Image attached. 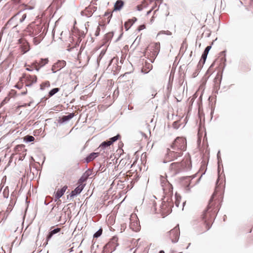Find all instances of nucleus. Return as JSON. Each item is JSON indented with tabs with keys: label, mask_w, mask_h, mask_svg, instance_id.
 <instances>
[{
	"label": "nucleus",
	"mask_w": 253,
	"mask_h": 253,
	"mask_svg": "<svg viewBox=\"0 0 253 253\" xmlns=\"http://www.w3.org/2000/svg\"><path fill=\"white\" fill-rule=\"evenodd\" d=\"M192 167L190 159L186 158L181 162L172 163L170 165L169 170L173 175H176L182 171L188 170Z\"/></svg>",
	"instance_id": "nucleus-2"
},
{
	"label": "nucleus",
	"mask_w": 253,
	"mask_h": 253,
	"mask_svg": "<svg viewBox=\"0 0 253 253\" xmlns=\"http://www.w3.org/2000/svg\"><path fill=\"white\" fill-rule=\"evenodd\" d=\"M159 253H165V252L163 250L160 251Z\"/></svg>",
	"instance_id": "nucleus-59"
},
{
	"label": "nucleus",
	"mask_w": 253,
	"mask_h": 253,
	"mask_svg": "<svg viewBox=\"0 0 253 253\" xmlns=\"http://www.w3.org/2000/svg\"><path fill=\"white\" fill-rule=\"evenodd\" d=\"M183 152L177 150H170L169 148L167 149V153L166 154L165 158L163 161L164 163H167L168 162L174 161L177 159L178 157L182 156Z\"/></svg>",
	"instance_id": "nucleus-4"
},
{
	"label": "nucleus",
	"mask_w": 253,
	"mask_h": 253,
	"mask_svg": "<svg viewBox=\"0 0 253 253\" xmlns=\"http://www.w3.org/2000/svg\"><path fill=\"white\" fill-rule=\"evenodd\" d=\"M120 138H121V135L119 134H118L116 136L110 138L109 139H108V141H109L111 145L113 143H114L115 141L118 140Z\"/></svg>",
	"instance_id": "nucleus-24"
},
{
	"label": "nucleus",
	"mask_w": 253,
	"mask_h": 253,
	"mask_svg": "<svg viewBox=\"0 0 253 253\" xmlns=\"http://www.w3.org/2000/svg\"><path fill=\"white\" fill-rule=\"evenodd\" d=\"M151 11H152V10H150L148 11L147 12V15H149V14H150L151 13Z\"/></svg>",
	"instance_id": "nucleus-57"
},
{
	"label": "nucleus",
	"mask_w": 253,
	"mask_h": 253,
	"mask_svg": "<svg viewBox=\"0 0 253 253\" xmlns=\"http://www.w3.org/2000/svg\"><path fill=\"white\" fill-rule=\"evenodd\" d=\"M208 54V53H206L204 51L203 52L201 59L198 63V68L199 67L200 68L203 67L207 59Z\"/></svg>",
	"instance_id": "nucleus-17"
},
{
	"label": "nucleus",
	"mask_w": 253,
	"mask_h": 253,
	"mask_svg": "<svg viewBox=\"0 0 253 253\" xmlns=\"http://www.w3.org/2000/svg\"><path fill=\"white\" fill-rule=\"evenodd\" d=\"M111 145V144L110 143L108 140H106L103 142L101 143V144L100 145L99 147L101 148V149H105L106 148L108 147V146H110Z\"/></svg>",
	"instance_id": "nucleus-23"
},
{
	"label": "nucleus",
	"mask_w": 253,
	"mask_h": 253,
	"mask_svg": "<svg viewBox=\"0 0 253 253\" xmlns=\"http://www.w3.org/2000/svg\"><path fill=\"white\" fill-rule=\"evenodd\" d=\"M215 214V211L214 210V209L210 206V204L209 203L207 209L203 211V213L201 216L202 220L204 221L206 230L198 232L199 234H202L211 228L212 221L214 219Z\"/></svg>",
	"instance_id": "nucleus-1"
},
{
	"label": "nucleus",
	"mask_w": 253,
	"mask_h": 253,
	"mask_svg": "<svg viewBox=\"0 0 253 253\" xmlns=\"http://www.w3.org/2000/svg\"><path fill=\"white\" fill-rule=\"evenodd\" d=\"M24 80V79H23L22 77H21L19 82L16 84L15 87L19 89L22 88V87L23 86L24 84H25Z\"/></svg>",
	"instance_id": "nucleus-22"
},
{
	"label": "nucleus",
	"mask_w": 253,
	"mask_h": 253,
	"mask_svg": "<svg viewBox=\"0 0 253 253\" xmlns=\"http://www.w3.org/2000/svg\"><path fill=\"white\" fill-rule=\"evenodd\" d=\"M64 67H65V65H66V61H64Z\"/></svg>",
	"instance_id": "nucleus-62"
},
{
	"label": "nucleus",
	"mask_w": 253,
	"mask_h": 253,
	"mask_svg": "<svg viewBox=\"0 0 253 253\" xmlns=\"http://www.w3.org/2000/svg\"><path fill=\"white\" fill-rule=\"evenodd\" d=\"M22 77L24 79V83L26 86H31L37 81V77L35 75L23 74Z\"/></svg>",
	"instance_id": "nucleus-7"
},
{
	"label": "nucleus",
	"mask_w": 253,
	"mask_h": 253,
	"mask_svg": "<svg viewBox=\"0 0 253 253\" xmlns=\"http://www.w3.org/2000/svg\"><path fill=\"white\" fill-rule=\"evenodd\" d=\"M16 2H18L19 0H13Z\"/></svg>",
	"instance_id": "nucleus-61"
},
{
	"label": "nucleus",
	"mask_w": 253,
	"mask_h": 253,
	"mask_svg": "<svg viewBox=\"0 0 253 253\" xmlns=\"http://www.w3.org/2000/svg\"><path fill=\"white\" fill-rule=\"evenodd\" d=\"M136 8H137V10L138 11H141L142 9H143V7H142V6H141V5H138L136 6Z\"/></svg>",
	"instance_id": "nucleus-52"
},
{
	"label": "nucleus",
	"mask_w": 253,
	"mask_h": 253,
	"mask_svg": "<svg viewBox=\"0 0 253 253\" xmlns=\"http://www.w3.org/2000/svg\"><path fill=\"white\" fill-rule=\"evenodd\" d=\"M105 53V51H104V50H102L101 51L100 53L99 54V56L97 57V62H98L99 61L101 60V59H102L103 56L104 55Z\"/></svg>",
	"instance_id": "nucleus-39"
},
{
	"label": "nucleus",
	"mask_w": 253,
	"mask_h": 253,
	"mask_svg": "<svg viewBox=\"0 0 253 253\" xmlns=\"http://www.w3.org/2000/svg\"><path fill=\"white\" fill-rule=\"evenodd\" d=\"M145 25L144 24L140 25L137 28V30L140 32V31L144 29L145 28Z\"/></svg>",
	"instance_id": "nucleus-47"
},
{
	"label": "nucleus",
	"mask_w": 253,
	"mask_h": 253,
	"mask_svg": "<svg viewBox=\"0 0 253 253\" xmlns=\"http://www.w3.org/2000/svg\"><path fill=\"white\" fill-rule=\"evenodd\" d=\"M100 26V24H99V26L97 27V29L95 31V36L96 37H97L99 35L100 31V28L99 27Z\"/></svg>",
	"instance_id": "nucleus-45"
},
{
	"label": "nucleus",
	"mask_w": 253,
	"mask_h": 253,
	"mask_svg": "<svg viewBox=\"0 0 253 253\" xmlns=\"http://www.w3.org/2000/svg\"><path fill=\"white\" fill-rule=\"evenodd\" d=\"M72 248H69V247H68V249L67 250V251L69 252H71L72 251Z\"/></svg>",
	"instance_id": "nucleus-55"
},
{
	"label": "nucleus",
	"mask_w": 253,
	"mask_h": 253,
	"mask_svg": "<svg viewBox=\"0 0 253 253\" xmlns=\"http://www.w3.org/2000/svg\"><path fill=\"white\" fill-rule=\"evenodd\" d=\"M169 234L171 242L173 243H177L178 241L180 235L179 225H177L173 229L169 231Z\"/></svg>",
	"instance_id": "nucleus-5"
},
{
	"label": "nucleus",
	"mask_w": 253,
	"mask_h": 253,
	"mask_svg": "<svg viewBox=\"0 0 253 253\" xmlns=\"http://www.w3.org/2000/svg\"><path fill=\"white\" fill-rule=\"evenodd\" d=\"M26 17V14H24L22 16V18L20 19V22H22L25 19Z\"/></svg>",
	"instance_id": "nucleus-53"
},
{
	"label": "nucleus",
	"mask_w": 253,
	"mask_h": 253,
	"mask_svg": "<svg viewBox=\"0 0 253 253\" xmlns=\"http://www.w3.org/2000/svg\"><path fill=\"white\" fill-rule=\"evenodd\" d=\"M63 62L59 61L56 63L54 64L52 66V70L55 72L57 70L61 69L63 67Z\"/></svg>",
	"instance_id": "nucleus-19"
},
{
	"label": "nucleus",
	"mask_w": 253,
	"mask_h": 253,
	"mask_svg": "<svg viewBox=\"0 0 253 253\" xmlns=\"http://www.w3.org/2000/svg\"><path fill=\"white\" fill-rule=\"evenodd\" d=\"M21 45V49L23 53L27 52L30 50V45L29 43L25 40L21 39L19 41Z\"/></svg>",
	"instance_id": "nucleus-10"
},
{
	"label": "nucleus",
	"mask_w": 253,
	"mask_h": 253,
	"mask_svg": "<svg viewBox=\"0 0 253 253\" xmlns=\"http://www.w3.org/2000/svg\"><path fill=\"white\" fill-rule=\"evenodd\" d=\"M48 59L47 58L41 59L39 61H35L32 63L33 66L35 70L39 71L41 68L47 64Z\"/></svg>",
	"instance_id": "nucleus-9"
},
{
	"label": "nucleus",
	"mask_w": 253,
	"mask_h": 253,
	"mask_svg": "<svg viewBox=\"0 0 253 253\" xmlns=\"http://www.w3.org/2000/svg\"><path fill=\"white\" fill-rule=\"evenodd\" d=\"M84 35V33L83 32L82 33V36H83Z\"/></svg>",
	"instance_id": "nucleus-64"
},
{
	"label": "nucleus",
	"mask_w": 253,
	"mask_h": 253,
	"mask_svg": "<svg viewBox=\"0 0 253 253\" xmlns=\"http://www.w3.org/2000/svg\"><path fill=\"white\" fill-rule=\"evenodd\" d=\"M172 126L175 129H178L180 127V126L178 125V122L175 121L172 124Z\"/></svg>",
	"instance_id": "nucleus-44"
},
{
	"label": "nucleus",
	"mask_w": 253,
	"mask_h": 253,
	"mask_svg": "<svg viewBox=\"0 0 253 253\" xmlns=\"http://www.w3.org/2000/svg\"><path fill=\"white\" fill-rule=\"evenodd\" d=\"M99 155L98 153L92 152L87 155L84 159V162L88 163L94 160Z\"/></svg>",
	"instance_id": "nucleus-13"
},
{
	"label": "nucleus",
	"mask_w": 253,
	"mask_h": 253,
	"mask_svg": "<svg viewBox=\"0 0 253 253\" xmlns=\"http://www.w3.org/2000/svg\"><path fill=\"white\" fill-rule=\"evenodd\" d=\"M92 173V171L90 169H88L87 170H86L83 174V175L87 178L88 179L89 176L91 175Z\"/></svg>",
	"instance_id": "nucleus-34"
},
{
	"label": "nucleus",
	"mask_w": 253,
	"mask_h": 253,
	"mask_svg": "<svg viewBox=\"0 0 253 253\" xmlns=\"http://www.w3.org/2000/svg\"><path fill=\"white\" fill-rule=\"evenodd\" d=\"M217 159L218 160V165H219V163L220 162H221V159L220 154V151H218V152L217 154Z\"/></svg>",
	"instance_id": "nucleus-46"
},
{
	"label": "nucleus",
	"mask_w": 253,
	"mask_h": 253,
	"mask_svg": "<svg viewBox=\"0 0 253 253\" xmlns=\"http://www.w3.org/2000/svg\"><path fill=\"white\" fill-rule=\"evenodd\" d=\"M161 182L162 187L164 186V184H165L166 183H168L169 184L167 179L162 175L161 176Z\"/></svg>",
	"instance_id": "nucleus-36"
},
{
	"label": "nucleus",
	"mask_w": 253,
	"mask_h": 253,
	"mask_svg": "<svg viewBox=\"0 0 253 253\" xmlns=\"http://www.w3.org/2000/svg\"><path fill=\"white\" fill-rule=\"evenodd\" d=\"M59 90V89L58 88H55L51 90L49 92V95L50 96H52L54 94H55L56 92H57Z\"/></svg>",
	"instance_id": "nucleus-37"
},
{
	"label": "nucleus",
	"mask_w": 253,
	"mask_h": 253,
	"mask_svg": "<svg viewBox=\"0 0 253 253\" xmlns=\"http://www.w3.org/2000/svg\"><path fill=\"white\" fill-rule=\"evenodd\" d=\"M67 50L68 51H70V50H71V48H70V49H69V48H68V49H67Z\"/></svg>",
	"instance_id": "nucleus-63"
},
{
	"label": "nucleus",
	"mask_w": 253,
	"mask_h": 253,
	"mask_svg": "<svg viewBox=\"0 0 253 253\" xmlns=\"http://www.w3.org/2000/svg\"><path fill=\"white\" fill-rule=\"evenodd\" d=\"M67 189V186L64 185V193L65 192Z\"/></svg>",
	"instance_id": "nucleus-56"
},
{
	"label": "nucleus",
	"mask_w": 253,
	"mask_h": 253,
	"mask_svg": "<svg viewBox=\"0 0 253 253\" xmlns=\"http://www.w3.org/2000/svg\"><path fill=\"white\" fill-rule=\"evenodd\" d=\"M14 204H15V203L14 202L11 201L10 202V203L8 205L7 208V210H6L7 212H10L12 211V210L14 207Z\"/></svg>",
	"instance_id": "nucleus-31"
},
{
	"label": "nucleus",
	"mask_w": 253,
	"mask_h": 253,
	"mask_svg": "<svg viewBox=\"0 0 253 253\" xmlns=\"http://www.w3.org/2000/svg\"><path fill=\"white\" fill-rule=\"evenodd\" d=\"M153 68L152 65L148 62H145L141 69V72L146 74L150 72Z\"/></svg>",
	"instance_id": "nucleus-16"
},
{
	"label": "nucleus",
	"mask_w": 253,
	"mask_h": 253,
	"mask_svg": "<svg viewBox=\"0 0 253 253\" xmlns=\"http://www.w3.org/2000/svg\"><path fill=\"white\" fill-rule=\"evenodd\" d=\"M85 184H79L76 187L74 190L67 195V199L69 201L72 200L74 197L79 195L84 189Z\"/></svg>",
	"instance_id": "nucleus-6"
},
{
	"label": "nucleus",
	"mask_w": 253,
	"mask_h": 253,
	"mask_svg": "<svg viewBox=\"0 0 253 253\" xmlns=\"http://www.w3.org/2000/svg\"><path fill=\"white\" fill-rule=\"evenodd\" d=\"M197 97V95H196V93H195L194 94V95L192 96V97H190L189 98V104H190L191 105H192L194 101V100Z\"/></svg>",
	"instance_id": "nucleus-40"
},
{
	"label": "nucleus",
	"mask_w": 253,
	"mask_h": 253,
	"mask_svg": "<svg viewBox=\"0 0 253 253\" xmlns=\"http://www.w3.org/2000/svg\"><path fill=\"white\" fill-rule=\"evenodd\" d=\"M123 35V33H122L121 34H120V35L119 36V37L115 41V42H118L121 38L122 36Z\"/></svg>",
	"instance_id": "nucleus-54"
},
{
	"label": "nucleus",
	"mask_w": 253,
	"mask_h": 253,
	"mask_svg": "<svg viewBox=\"0 0 253 253\" xmlns=\"http://www.w3.org/2000/svg\"><path fill=\"white\" fill-rule=\"evenodd\" d=\"M137 20V19L136 17H133L131 19H129L127 21H126L124 24V27L126 30L127 31Z\"/></svg>",
	"instance_id": "nucleus-14"
},
{
	"label": "nucleus",
	"mask_w": 253,
	"mask_h": 253,
	"mask_svg": "<svg viewBox=\"0 0 253 253\" xmlns=\"http://www.w3.org/2000/svg\"><path fill=\"white\" fill-rule=\"evenodd\" d=\"M50 85L49 82L47 81L44 83H42L41 84V88L42 89H44L45 87H48Z\"/></svg>",
	"instance_id": "nucleus-35"
},
{
	"label": "nucleus",
	"mask_w": 253,
	"mask_h": 253,
	"mask_svg": "<svg viewBox=\"0 0 253 253\" xmlns=\"http://www.w3.org/2000/svg\"><path fill=\"white\" fill-rule=\"evenodd\" d=\"M97 7L95 6H92L91 7L90 9V13L89 15H87V17H90L92 14L96 10Z\"/></svg>",
	"instance_id": "nucleus-41"
},
{
	"label": "nucleus",
	"mask_w": 253,
	"mask_h": 253,
	"mask_svg": "<svg viewBox=\"0 0 253 253\" xmlns=\"http://www.w3.org/2000/svg\"><path fill=\"white\" fill-rule=\"evenodd\" d=\"M211 45H208L205 48L204 51L206 53H209V52L210 50L211 49Z\"/></svg>",
	"instance_id": "nucleus-49"
},
{
	"label": "nucleus",
	"mask_w": 253,
	"mask_h": 253,
	"mask_svg": "<svg viewBox=\"0 0 253 253\" xmlns=\"http://www.w3.org/2000/svg\"><path fill=\"white\" fill-rule=\"evenodd\" d=\"M33 42H34L35 44H39L40 42V40L37 37V38H35L33 39Z\"/></svg>",
	"instance_id": "nucleus-48"
},
{
	"label": "nucleus",
	"mask_w": 253,
	"mask_h": 253,
	"mask_svg": "<svg viewBox=\"0 0 253 253\" xmlns=\"http://www.w3.org/2000/svg\"><path fill=\"white\" fill-rule=\"evenodd\" d=\"M112 13H113V11L111 12H105V14H104V16H108V19H109L108 21V23H109L110 22V19L112 16Z\"/></svg>",
	"instance_id": "nucleus-38"
},
{
	"label": "nucleus",
	"mask_w": 253,
	"mask_h": 253,
	"mask_svg": "<svg viewBox=\"0 0 253 253\" xmlns=\"http://www.w3.org/2000/svg\"><path fill=\"white\" fill-rule=\"evenodd\" d=\"M172 206V204L169 203L163 202L162 203V205L160 207V210L163 214L168 215L169 214L171 211V207Z\"/></svg>",
	"instance_id": "nucleus-8"
},
{
	"label": "nucleus",
	"mask_w": 253,
	"mask_h": 253,
	"mask_svg": "<svg viewBox=\"0 0 253 253\" xmlns=\"http://www.w3.org/2000/svg\"><path fill=\"white\" fill-rule=\"evenodd\" d=\"M27 66L28 67L26 68V70L28 71H31L33 70V69H34V68L33 66H32V64L31 65H27Z\"/></svg>",
	"instance_id": "nucleus-50"
},
{
	"label": "nucleus",
	"mask_w": 253,
	"mask_h": 253,
	"mask_svg": "<svg viewBox=\"0 0 253 253\" xmlns=\"http://www.w3.org/2000/svg\"><path fill=\"white\" fill-rule=\"evenodd\" d=\"M124 5V1L123 0H117L114 4L113 12L121 10Z\"/></svg>",
	"instance_id": "nucleus-15"
},
{
	"label": "nucleus",
	"mask_w": 253,
	"mask_h": 253,
	"mask_svg": "<svg viewBox=\"0 0 253 253\" xmlns=\"http://www.w3.org/2000/svg\"><path fill=\"white\" fill-rule=\"evenodd\" d=\"M179 203H180V200L178 199L177 193H176L175 194V206L177 207H178Z\"/></svg>",
	"instance_id": "nucleus-43"
},
{
	"label": "nucleus",
	"mask_w": 253,
	"mask_h": 253,
	"mask_svg": "<svg viewBox=\"0 0 253 253\" xmlns=\"http://www.w3.org/2000/svg\"><path fill=\"white\" fill-rule=\"evenodd\" d=\"M186 139L184 137H177L171 144L170 147L173 150L183 152V151L186 150Z\"/></svg>",
	"instance_id": "nucleus-3"
},
{
	"label": "nucleus",
	"mask_w": 253,
	"mask_h": 253,
	"mask_svg": "<svg viewBox=\"0 0 253 253\" xmlns=\"http://www.w3.org/2000/svg\"><path fill=\"white\" fill-rule=\"evenodd\" d=\"M165 34V35H169V36H170L172 35L171 32L168 30L162 31L159 33V34Z\"/></svg>",
	"instance_id": "nucleus-42"
},
{
	"label": "nucleus",
	"mask_w": 253,
	"mask_h": 253,
	"mask_svg": "<svg viewBox=\"0 0 253 253\" xmlns=\"http://www.w3.org/2000/svg\"><path fill=\"white\" fill-rule=\"evenodd\" d=\"M154 48H155V53H157V54H158V53L160 51V42H156L155 43V46H154Z\"/></svg>",
	"instance_id": "nucleus-30"
},
{
	"label": "nucleus",
	"mask_w": 253,
	"mask_h": 253,
	"mask_svg": "<svg viewBox=\"0 0 253 253\" xmlns=\"http://www.w3.org/2000/svg\"><path fill=\"white\" fill-rule=\"evenodd\" d=\"M203 67H201V68H198V64L197 65V69L195 70V71L193 73V75H192V76L193 78H195L196 77H197L198 76V75L199 74L200 70L202 69Z\"/></svg>",
	"instance_id": "nucleus-32"
},
{
	"label": "nucleus",
	"mask_w": 253,
	"mask_h": 253,
	"mask_svg": "<svg viewBox=\"0 0 253 253\" xmlns=\"http://www.w3.org/2000/svg\"><path fill=\"white\" fill-rule=\"evenodd\" d=\"M184 43H185V42L184 41V42H183L182 44V45H181V48H182V47H183V45H184Z\"/></svg>",
	"instance_id": "nucleus-60"
},
{
	"label": "nucleus",
	"mask_w": 253,
	"mask_h": 253,
	"mask_svg": "<svg viewBox=\"0 0 253 253\" xmlns=\"http://www.w3.org/2000/svg\"><path fill=\"white\" fill-rule=\"evenodd\" d=\"M27 93V89H26V91L25 92H22V94H25Z\"/></svg>",
	"instance_id": "nucleus-58"
},
{
	"label": "nucleus",
	"mask_w": 253,
	"mask_h": 253,
	"mask_svg": "<svg viewBox=\"0 0 253 253\" xmlns=\"http://www.w3.org/2000/svg\"><path fill=\"white\" fill-rule=\"evenodd\" d=\"M103 230L101 228H100L99 229H98L94 234H93V238H97L99 237L102 234Z\"/></svg>",
	"instance_id": "nucleus-27"
},
{
	"label": "nucleus",
	"mask_w": 253,
	"mask_h": 253,
	"mask_svg": "<svg viewBox=\"0 0 253 253\" xmlns=\"http://www.w3.org/2000/svg\"><path fill=\"white\" fill-rule=\"evenodd\" d=\"M67 115H64V123H66L69 121L75 116V113H65Z\"/></svg>",
	"instance_id": "nucleus-20"
},
{
	"label": "nucleus",
	"mask_w": 253,
	"mask_h": 253,
	"mask_svg": "<svg viewBox=\"0 0 253 253\" xmlns=\"http://www.w3.org/2000/svg\"><path fill=\"white\" fill-rule=\"evenodd\" d=\"M61 230V228H57L54 229V230H52L49 234L48 236H47V239L48 240L49 238H50L52 236L58 232H59Z\"/></svg>",
	"instance_id": "nucleus-25"
},
{
	"label": "nucleus",
	"mask_w": 253,
	"mask_h": 253,
	"mask_svg": "<svg viewBox=\"0 0 253 253\" xmlns=\"http://www.w3.org/2000/svg\"><path fill=\"white\" fill-rule=\"evenodd\" d=\"M35 140L34 137L31 135H27L24 137V140L28 142H32Z\"/></svg>",
	"instance_id": "nucleus-33"
},
{
	"label": "nucleus",
	"mask_w": 253,
	"mask_h": 253,
	"mask_svg": "<svg viewBox=\"0 0 253 253\" xmlns=\"http://www.w3.org/2000/svg\"><path fill=\"white\" fill-rule=\"evenodd\" d=\"M87 179L83 174L78 181V184H84V182L86 181Z\"/></svg>",
	"instance_id": "nucleus-28"
},
{
	"label": "nucleus",
	"mask_w": 253,
	"mask_h": 253,
	"mask_svg": "<svg viewBox=\"0 0 253 253\" xmlns=\"http://www.w3.org/2000/svg\"><path fill=\"white\" fill-rule=\"evenodd\" d=\"M214 82L218 84V85L220 84L222 80V75L219 76V74L218 73L216 76V77L214 79Z\"/></svg>",
	"instance_id": "nucleus-26"
},
{
	"label": "nucleus",
	"mask_w": 253,
	"mask_h": 253,
	"mask_svg": "<svg viewBox=\"0 0 253 253\" xmlns=\"http://www.w3.org/2000/svg\"><path fill=\"white\" fill-rule=\"evenodd\" d=\"M114 36L113 32H109L106 34L104 36L103 41L104 44H106L107 42H110Z\"/></svg>",
	"instance_id": "nucleus-18"
},
{
	"label": "nucleus",
	"mask_w": 253,
	"mask_h": 253,
	"mask_svg": "<svg viewBox=\"0 0 253 253\" xmlns=\"http://www.w3.org/2000/svg\"><path fill=\"white\" fill-rule=\"evenodd\" d=\"M24 147L25 146L23 144L18 145L14 148L15 152L17 153L20 151H22L23 149H24Z\"/></svg>",
	"instance_id": "nucleus-29"
},
{
	"label": "nucleus",
	"mask_w": 253,
	"mask_h": 253,
	"mask_svg": "<svg viewBox=\"0 0 253 253\" xmlns=\"http://www.w3.org/2000/svg\"><path fill=\"white\" fill-rule=\"evenodd\" d=\"M136 215H134V217H135ZM132 218H133V215H131V217L130 218V228L135 231H137L140 229V225L138 221H132Z\"/></svg>",
	"instance_id": "nucleus-11"
},
{
	"label": "nucleus",
	"mask_w": 253,
	"mask_h": 253,
	"mask_svg": "<svg viewBox=\"0 0 253 253\" xmlns=\"http://www.w3.org/2000/svg\"><path fill=\"white\" fill-rule=\"evenodd\" d=\"M151 203H150V205H152L151 206V212L154 213H157V208H156V202L155 200H151Z\"/></svg>",
	"instance_id": "nucleus-21"
},
{
	"label": "nucleus",
	"mask_w": 253,
	"mask_h": 253,
	"mask_svg": "<svg viewBox=\"0 0 253 253\" xmlns=\"http://www.w3.org/2000/svg\"><path fill=\"white\" fill-rule=\"evenodd\" d=\"M63 195V187L58 189V190L55 192L54 199L57 202V205H60L61 204V201L59 199L60 197Z\"/></svg>",
	"instance_id": "nucleus-12"
},
{
	"label": "nucleus",
	"mask_w": 253,
	"mask_h": 253,
	"mask_svg": "<svg viewBox=\"0 0 253 253\" xmlns=\"http://www.w3.org/2000/svg\"><path fill=\"white\" fill-rule=\"evenodd\" d=\"M90 9H91V7L90 6V7H88L87 8H86L85 9V11L87 12L88 13V14H86V16H87V15H89L90 14Z\"/></svg>",
	"instance_id": "nucleus-51"
}]
</instances>
